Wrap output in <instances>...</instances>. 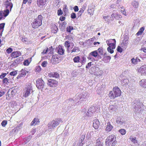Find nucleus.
Listing matches in <instances>:
<instances>
[{
  "mask_svg": "<svg viewBox=\"0 0 146 146\" xmlns=\"http://www.w3.org/2000/svg\"><path fill=\"white\" fill-rule=\"evenodd\" d=\"M119 132L122 135H123L126 133V131L124 129H121L119 130Z\"/></svg>",
  "mask_w": 146,
  "mask_h": 146,
  "instance_id": "de8ad7c7",
  "label": "nucleus"
},
{
  "mask_svg": "<svg viewBox=\"0 0 146 146\" xmlns=\"http://www.w3.org/2000/svg\"><path fill=\"white\" fill-rule=\"evenodd\" d=\"M105 130L108 132H110L111 131L113 128V126L111 124L110 122H108L106 125Z\"/></svg>",
  "mask_w": 146,
  "mask_h": 146,
  "instance_id": "a211bd4d",
  "label": "nucleus"
},
{
  "mask_svg": "<svg viewBox=\"0 0 146 146\" xmlns=\"http://www.w3.org/2000/svg\"><path fill=\"white\" fill-rule=\"evenodd\" d=\"M97 109H98V108H97V107L95 106H92L89 108L88 111L91 112L93 113L96 111Z\"/></svg>",
  "mask_w": 146,
  "mask_h": 146,
  "instance_id": "c85d7f7f",
  "label": "nucleus"
},
{
  "mask_svg": "<svg viewBox=\"0 0 146 146\" xmlns=\"http://www.w3.org/2000/svg\"><path fill=\"white\" fill-rule=\"evenodd\" d=\"M117 143L116 140L115 141H106L105 143L106 146H116Z\"/></svg>",
  "mask_w": 146,
  "mask_h": 146,
  "instance_id": "ddd939ff",
  "label": "nucleus"
},
{
  "mask_svg": "<svg viewBox=\"0 0 146 146\" xmlns=\"http://www.w3.org/2000/svg\"><path fill=\"white\" fill-rule=\"evenodd\" d=\"M112 18L113 17L116 19L119 20L122 18V16L118 14L117 12L115 11H113V13L111 15Z\"/></svg>",
  "mask_w": 146,
  "mask_h": 146,
  "instance_id": "4468645a",
  "label": "nucleus"
},
{
  "mask_svg": "<svg viewBox=\"0 0 146 146\" xmlns=\"http://www.w3.org/2000/svg\"><path fill=\"white\" fill-rule=\"evenodd\" d=\"M80 58V62L81 64L82 65L85 64L86 62V58L84 56H81Z\"/></svg>",
  "mask_w": 146,
  "mask_h": 146,
  "instance_id": "58836bf2",
  "label": "nucleus"
},
{
  "mask_svg": "<svg viewBox=\"0 0 146 146\" xmlns=\"http://www.w3.org/2000/svg\"><path fill=\"white\" fill-rule=\"evenodd\" d=\"M93 113L90 111H88L86 113V115L88 117H90L92 115Z\"/></svg>",
  "mask_w": 146,
  "mask_h": 146,
  "instance_id": "69168bd1",
  "label": "nucleus"
},
{
  "mask_svg": "<svg viewBox=\"0 0 146 146\" xmlns=\"http://www.w3.org/2000/svg\"><path fill=\"white\" fill-rule=\"evenodd\" d=\"M115 122L117 126L122 127L124 125L125 121L120 117H117L115 119Z\"/></svg>",
  "mask_w": 146,
  "mask_h": 146,
  "instance_id": "9d476101",
  "label": "nucleus"
},
{
  "mask_svg": "<svg viewBox=\"0 0 146 146\" xmlns=\"http://www.w3.org/2000/svg\"><path fill=\"white\" fill-rule=\"evenodd\" d=\"M58 29L57 26L55 25H52V28L51 31L52 32L54 33H57Z\"/></svg>",
  "mask_w": 146,
  "mask_h": 146,
  "instance_id": "473e14b6",
  "label": "nucleus"
},
{
  "mask_svg": "<svg viewBox=\"0 0 146 146\" xmlns=\"http://www.w3.org/2000/svg\"><path fill=\"white\" fill-rule=\"evenodd\" d=\"M70 42L69 41H67L65 42L64 46L68 48L67 50L68 49L69 47L70 46Z\"/></svg>",
  "mask_w": 146,
  "mask_h": 146,
  "instance_id": "8fccbe9b",
  "label": "nucleus"
},
{
  "mask_svg": "<svg viewBox=\"0 0 146 146\" xmlns=\"http://www.w3.org/2000/svg\"><path fill=\"white\" fill-rule=\"evenodd\" d=\"M21 52L19 51H16L13 52L11 54V56L13 58H16L19 56H21Z\"/></svg>",
  "mask_w": 146,
  "mask_h": 146,
  "instance_id": "6ab92c4d",
  "label": "nucleus"
},
{
  "mask_svg": "<svg viewBox=\"0 0 146 146\" xmlns=\"http://www.w3.org/2000/svg\"><path fill=\"white\" fill-rule=\"evenodd\" d=\"M110 16H103V19H104L106 22H109L110 21L109 19Z\"/></svg>",
  "mask_w": 146,
  "mask_h": 146,
  "instance_id": "09e8293b",
  "label": "nucleus"
},
{
  "mask_svg": "<svg viewBox=\"0 0 146 146\" xmlns=\"http://www.w3.org/2000/svg\"><path fill=\"white\" fill-rule=\"evenodd\" d=\"M140 86L145 88H146V79H142L139 82Z\"/></svg>",
  "mask_w": 146,
  "mask_h": 146,
  "instance_id": "c756f323",
  "label": "nucleus"
},
{
  "mask_svg": "<svg viewBox=\"0 0 146 146\" xmlns=\"http://www.w3.org/2000/svg\"><path fill=\"white\" fill-rule=\"evenodd\" d=\"M58 23H59V27L61 31H63L64 30L66 27V23L65 22L60 23V21L58 22Z\"/></svg>",
  "mask_w": 146,
  "mask_h": 146,
  "instance_id": "aec40b11",
  "label": "nucleus"
},
{
  "mask_svg": "<svg viewBox=\"0 0 146 146\" xmlns=\"http://www.w3.org/2000/svg\"><path fill=\"white\" fill-rule=\"evenodd\" d=\"M129 139L131 141L134 143H137V140L136 139V137H133L132 136H130L129 137Z\"/></svg>",
  "mask_w": 146,
  "mask_h": 146,
  "instance_id": "a18cd8bd",
  "label": "nucleus"
},
{
  "mask_svg": "<svg viewBox=\"0 0 146 146\" xmlns=\"http://www.w3.org/2000/svg\"><path fill=\"white\" fill-rule=\"evenodd\" d=\"M133 110L135 113L139 114L142 113L145 109V107L143 104L139 100H135L134 104L133 105Z\"/></svg>",
  "mask_w": 146,
  "mask_h": 146,
  "instance_id": "f257e3e1",
  "label": "nucleus"
},
{
  "mask_svg": "<svg viewBox=\"0 0 146 146\" xmlns=\"http://www.w3.org/2000/svg\"><path fill=\"white\" fill-rule=\"evenodd\" d=\"M113 42H112L111 44L109 45V47L112 49H114L115 47V44H116V40L115 39H113Z\"/></svg>",
  "mask_w": 146,
  "mask_h": 146,
  "instance_id": "72a5a7b5",
  "label": "nucleus"
},
{
  "mask_svg": "<svg viewBox=\"0 0 146 146\" xmlns=\"http://www.w3.org/2000/svg\"><path fill=\"white\" fill-rule=\"evenodd\" d=\"M113 40H114L113 39H112L107 40L106 42L108 46L110 45L112 42H113Z\"/></svg>",
  "mask_w": 146,
  "mask_h": 146,
  "instance_id": "864d4df0",
  "label": "nucleus"
},
{
  "mask_svg": "<svg viewBox=\"0 0 146 146\" xmlns=\"http://www.w3.org/2000/svg\"><path fill=\"white\" fill-rule=\"evenodd\" d=\"M15 90L12 89H10L7 93V95L9 97H11L15 94Z\"/></svg>",
  "mask_w": 146,
  "mask_h": 146,
  "instance_id": "4be33fe9",
  "label": "nucleus"
},
{
  "mask_svg": "<svg viewBox=\"0 0 146 146\" xmlns=\"http://www.w3.org/2000/svg\"><path fill=\"white\" fill-rule=\"evenodd\" d=\"M113 49H112L110 47H108L107 48V50L108 52H110L111 54H112L113 52L114 51L113 50Z\"/></svg>",
  "mask_w": 146,
  "mask_h": 146,
  "instance_id": "338daca9",
  "label": "nucleus"
},
{
  "mask_svg": "<svg viewBox=\"0 0 146 146\" xmlns=\"http://www.w3.org/2000/svg\"><path fill=\"white\" fill-rule=\"evenodd\" d=\"M144 29H145V28L143 27L141 28L140 29L139 31L137 33L136 35L137 36H139V35H141V34L142 33L143 31H144Z\"/></svg>",
  "mask_w": 146,
  "mask_h": 146,
  "instance_id": "79ce46f5",
  "label": "nucleus"
},
{
  "mask_svg": "<svg viewBox=\"0 0 146 146\" xmlns=\"http://www.w3.org/2000/svg\"><path fill=\"white\" fill-rule=\"evenodd\" d=\"M42 19L43 17L41 15H38L32 23V27L34 28H36L40 26L42 24Z\"/></svg>",
  "mask_w": 146,
  "mask_h": 146,
  "instance_id": "20e7f679",
  "label": "nucleus"
},
{
  "mask_svg": "<svg viewBox=\"0 0 146 146\" xmlns=\"http://www.w3.org/2000/svg\"><path fill=\"white\" fill-rule=\"evenodd\" d=\"M94 10L93 8H89L88 10V12L90 15H92L94 14Z\"/></svg>",
  "mask_w": 146,
  "mask_h": 146,
  "instance_id": "c03bdc74",
  "label": "nucleus"
},
{
  "mask_svg": "<svg viewBox=\"0 0 146 146\" xmlns=\"http://www.w3.org/2000/svg\"><path fill=\"white\" fill-rule=\"evenodd\" d=\"M121 92L119 88L117 86L113 88V91H111L109 94V96L111 99H114L120 96Z\"/></svg>",
  "mask_w": 146,
  "mask_h": 146,
  "instance_id": "f03ea898",
  "label": "nucleus"
},
{
  "mask_svg": "<svg viewBox=\"0 0 146 146\" xmlns=\"http://www.w3.org/2000/svg\"><path fill=\"white\" fill-rule=\"evenodd\" d=\"M9 79L6 78H5L3 79V82L4 83L7 84V83H9Z\"/></svg>",
  "mask_w": 146,
  "mask_h": 146,
  "instance_id": "13d9d810",
  "label": "nucleus"
},
{
  "mask_svg": "<svg viewBox=\"0 0 146 146\" xmlns=\"http://www.w3.org/2000/svg\"><path fill=\"white\" fill-rule=\"evenodd\" d=\"M49 76L55 78H57L59 77V75L57 72H53L50 73L49 74Z\"/></svg>",
  "mask_w": 146,
  "mask_h": 146,
  "instance_id": "393cba45",
  "label": "nucleus"
},
{
  "mask_svg": "<svg viewBox=\"0 0 146 146\" xmlns=\"http://www.w3.org/2000/svg\"><path fill=\"white\" fill-rule=\"evenodd\" d=\"M33 92L32 86L30 84L27 85L25 89V91L24 92V96L25 97L29 96L31 93Z\"/></svg>",
  "mask_w": 146,
  "mask_h": 146,
  "instance_id": "423d86ee",
  "label": "nucleus"
},
{
  "mask_svg": "<svg viewBox=\"0 0 146 146\" xmlns=\"http://www.w3.org/2000/svg\"><path fill=\"white\" fill-rule=\"evenodd\" d=\"M117 50L119 52H121L123 51V49L119 46H118L117 49Z\"/></svg>",
  "mask_w": 146,
  "mask_h": 146,
  "instance_id": "0e129e2a",
  "label": "nucleus"
},
{
  "mask_svg": "<svg viewBox=\"0 0 146 146\" xmlns=\"http://www.w3.org/2000/svg\"><path fill=\"white\" fill-rule=\"evenodd\" d=\"M103 73V71L99 68V70H97L95 72V75L97 76H100L102 75Z\"/></svg>",
  "mask_w": 146,
  "mask_h": 146,
  "instance_id": "c9c22d12",
  "label": "nucleus"
},
{
  "mask_svg": "<svg viewBox=\"0 0 146 146\" xmlns=\"http://www.w3.org/2000/svg\"><path fill=\"white\" fill-rule=\"evenodd\" d=\"M100 125L99 120L97 119H95L94 120L93 123V126L95 129H98Z\"/></svg>",
  "mask_w": 146,
  "mask_h": 146,
  "instance_id": "f3484780",
  "label": "nucleus"
},
{
  "mask_svg": "<svg viewBox=\"0 0 146 146\" xmlns=\"http://www.w3.org/2000/svg\"><path fill=\"white\" fill-rule=\"evenodd\" d=\"M9 10L6 9L4 11H0V20L4 19L9 14Z\"/></svg>",
  "mask_w": 146,
  "mask_h": 146,
  "instance_id": "6e6552de",
  "label": "nucleus"
},
{
  "mask_svg": "<svg viewBox=\"0 0 146 146\" xmlns=\"http://www.w3.org/2000/svg\"><path fill=\"white\" fill-rule=\"evenodd\" d=\"M7 121L6 120H3L1 123V125L3 127H5L7 124Z\"/></svg>",
  "mask_w": 146,
  "mask_h": 146,
  "instance_id": "bf43d9fd",
  "label": "nucleus"
},
{
  "mask_svg": "<svg viewBox=\"0 0 146 146\" xmlns=\"http://www.w3.org/2000/svg\"><path fill=\"white\" fill-rule=\"evenodd\" d=\"M79 51L78 47L77 46H74L73 48L71 50H70L68 49L67 51L68 53H72L73 52H78Z\"/></svg>",
  "mask_w": 146,
  "mask_h": 146,
  "instance_id": "a878e982",
  "label": "nucleus"
},
{
  "mask_svg": "<svg viewBox=\"0 0 146 146\" xmlns=\"http://www.w3.org/2000/svg\"><path fill=\"white\" fill-rule=\"evenodd\" d=\"M30 63V62H29V60H24L23 62V64L25 66H28Z\"/></svg>",
  "mask_w": 146,
  "mask_h": 146,
  "instance_id": "6e6d98bb",
  "label": "nucleus"
},
{
  "mask_svg": "<svg viewBox=\"0 0 146 146\" xmlns=\"http://www.w3.org/2000/svg\"><path fill=\"white\" fill-rule=\"evenodd\" d=\"M59 57L57 54L53 55L52 57V60L54 61H57L58 60Z\"/></svg>",
  "mask_w": 146,
  "mask_h": 146,
  "instance_id": "ea45409f",
  "label": "nucleus"
},
{
  "mask_svg": "<svg viewBox=\"0 0 146 146\" xmlns=\"http://www.w3.org/2000/svg\"><path fill=\"white\" fill-rule=\"evenodd\" d=\"M117 109L115 105H111L109 107V110L110 112H113L116 111Z\"/></svg>",
  "mask_w": 146,
  "mask_h": 146,
  "instance_id": "412c9836",
  "label": "nucleus"
},
{
  "mask_svg": "<svg viewBox=\"0 0 146 146\" xmlns=\"http://www.w3.org/2000/svg\"><path fill=\"white\" fill-rule=\"evenodd\" d=\"M17 73V71H13V72H11L10 73V75H11V76H15V75H16Z\"/></svg>",
  "mask_w": 146,
  "mask_h": 146,
  "instance_id": "680f3d73",
  "label": "nucleus"
},
{
  "mask_svg": "<svg viewBox=\"0 0 146 146\" xmlns=\"http://www.w3.org/2000/svg\"><path fill=\"white\" fill-rule=\"evenodd\" d=\"M21 73H20L17 77V79H19L21 77H25L27 73L28 72L27 71L23 69L21 70Z\"/></svg>",
  "mask_w": 146,
  "mask_h": 146,
  "instance_id": "2eb2a0df",
  "label": "nucleus"
},
{
  "mask_svg": "<svg viewBox=\"0 0 146 146\" xmlns=\"http://www.w3.org/2000/svg\"><path fill=\"white\" fill-rule=\"evenodd\" d=\"M41 67L40 66H36V68H35L36 71L37 72H40L41 70Z\"/></svg>",
  "mask_w": 146,
  "mask_h": 146,
  "instance_id": "052dcab7",
  "label": "nucleus"
},
{
  "mask_svg": "<svg viewBox=\"0 0 146 146\" xmlns=\"http://www.w3.org/2000/svg\"><path fill=\"white\" fill-rule=\"evenodd\" d=\"M132 4L133 7L135 8H137L138 7L139 3L136 1H133L132 3Z\"/></svg>",
  "mask_w": 146,
  "mask_h": 146,
  "instance_id": "37998d69",
  "label": "nucleus"
},
{
  "mask_svg": "<svg viewBox=\"0 0 146 146\" xmlns=\"http://www.w3.org/2000/svg\"><path fill=\"white\" fill-rule=\"evenodd\" d=\"M86 6L85 5H84L80 9V11L81 12V13H83L84 12V11L85 10Z\"/></svg>",
  "mask_w": 146,
  "mask_h": 146,
  "instance_id": "603ef678",
  "label": "nucleus"
},
{
  "mask_svg": "<svg viewBox=\"0 0 146 146\" xmlns=\"http://www.w3.org/2000/svg\"><path fill=\"white\" fill-rule=\"evenodd\" d=\"M127 42H128V41L127 40H126V41L125 40V41L123 40L122 41V42L121 43V45L122 46V47L123 46V45H124V46L127 45Z\"/></svg>",
  "mask_w": 146,
  "mask_h": 146,
  "instance_id": "e2e57ef3",
  "label": "nucleus"
},
{
  "mask_svg": "<svg viewBox=\"0 0 146 146\" xmlns=\"http://www.w3.org/2000/svg\"><path fill=\"white\" fill-rule=\"evenodd\" d=\"M46 2V0H37V4L39 7H40V6L45 5Z\"/></svg>",
  "mask_w": 146,
  "mask_h": 146,
  "instance_id": "bb28decb",
  "label": "nucleus"
},
{
  "mask_svg": "<svg viewBox=\"0 0 146 146\" xmlns=\"http://www.w3.org/2000/svg\"><path fill=\"white\" fill-rule=\"evenodd\" d=\"M129 82V80L127 79H124L121 81V84L123 85H127Z\"/></svg>",
  "mask_w": 146,
  "mask_h": 146,
  "instance_id": "a19ab883",
  "label": "nucleus"
},
{
  "mask_svg": "<svg viewBox=\"0 0 146 146\" xmlns=\"http://www.w3.org/2000/svg\"><path fill=\"white\" fill-rule=\"evenodd\" d=\"M5 5L6 9L11 11L13 6V4L11 2L7 0L5 2Z\"/></svg>",
  "mask_w": 146,
  "mask_h": 146,
  "instance_id": "f8f14e48",
  "label": "nucleus"
},
{
  "mask_svg": "<svg viewBox=\"0 0 146 146\" xmlns=\"http://www.w3.org/2000/svg\"><path fill=\"white\" fill-rule=\"evenodd\" d=\"M63 13L62 11L60 9H59L57 12L58 15L60 16L62 15Z\"/></svg>",
  "mask_w": 146,
  "mask_h": 146,
  "instance_id": "774afa93",
  "label": "nucleus"
},
{
  "mask_svg": "<svg viewBox=\"0 0 146 146\" xmlns=\"http://www.w3.org/2000/svg\"><path fill=\"white\" fill-rule=\"evenodd\" d=\"M48 81L47 84L50 87L56 86L58 85V82L54 80L49 79L48 80Z\"/></svg>",
  "mask_w": 146,
  "mask_h": 146,
  "instance_id": "1a4fd4ad",
  "label": "nucleus"
},
{
  "mask_svg": "<svg viewBox=\"0 0 146 146\" xmlns=\"http://www.w3.org/2000/svg\"><path fill=\"white\" fill-rule=\"evenodd\" d=\"M36 86L39 89L42 90L44 88V82L41 78H39L36 81Z\"/></svg>",
  "mask_w": 146,
  "mask_h": 146,
  "instance_id": "0eeeda50",
  "label": "nucleus"
},
{
  "mask_svg": "<svg viewBox=\"0 0 146 146\" xmlns=\"http://www.w3.org/2000/svg\"><path fill=\"white\" fill-rule=\"evenodd\" d=\"M80 57L79 56L75 57L73 58V61L75 63L80 62Z\"/></svg>",
  "mask_w": 146,
  "mask_h": 146,
  "instance_id": "4c0bfd02",
  "label": "nucleus"
},
{
  "mask_svg": "<svg viewBox=\"0 0 146 146\" xmlns=\"http://www.w3.org/2000/svg\"><path fill=\"white\" fill-rule=\"evenodd\" d=\"M98 55L97 50H95L92 52L90 53V56H92L94 57H96Z\"/></svg>",
  "mask_w": 146,
  "mask_h": 146,
  "instance_id": "e433bc0d",
  "label": "nucleus"
},
{
  "mask_svg": "<svg viewBox=\"0 0 146 146\" xmlns=\"http://www.w3.org/2000/svg\"><path fill=\"white\" fill-rule=\"evenodd\" d=\"M111 58V57L110 56H105L102 59V60L104 61L105 63H107L110 61Z\"/></svg>",
  "mask_w": 146,
  "mask_h": 146,
  "instance_id": "f704fd0d",
  "label": "nucleus"
},
{
  "mask_svg": "<svg viewBox=\"0 0 146 146\" xmlns=\"http://www.w3.org/2000/svg\"><path fill=\"white\" fill-rule=\"evenodd\" d=\"M102 89L103 90V88H102V87L99 88H97V90H96V91L97 92L98 94H100L102 93L101 91L102 90Z\"/></svg>",
  "mask_w": 146,
  "mask_h": 146,
  "instance_id": "4d7b16f0",
  "label": "nucleus"
},
{
  "mask_svg": "<svg viewBox=\"0 0 146 146\" xmlns=\"http://www.w3.org/2000/svg\"><path fill=\"white\" fill-rule=\"evenodd\" d=\"M23 60V57H21L17 58L14 60V61L12 64L11 66H17L20 62L22 61Z\"/></svg>",
  "mask_w": 146,
  "mask_h": 146,
  "instance_id": "9b49d317",
  "label": "nucleus"
},
{
  "mask_svg": "<svg viewBox=\"0 0 146 146\" xmlns=\"http://www.w3.org/2000/svg\"><path fill=\"white\" fill-rule=\"evenodd\" d=\"M85 135H82L81 137H80V139L79 141L81 142V143L85 139Z\"/></svg>",
  "mask_w": 146,
  "mask_h": 146,
  "instance_id": "5fc2aeb1",
  "label": "nucleus"
},
{
  "mask_svg": "<svg viewBox=\"0 0 146 146\" xmlns=\"http://www.w3.org/2000/svg\"><path fill=\"white\" fill-rule=\"evenodd\" d=\"M73 27L71 26H69L66 28V31L70 33L73 29Z\"/></svg>",
  "mask_w": 146,
  "mask_h": 146,
  "instance_id": "3c124183",
  "label": "nucleus"
},
{
  "mask_svg": "<svg viewBox=\"0 0 146 146\" xmlns=\"http://www.w3.org/2000/svg\"><path fill=\"white\" fill-rule=\"evenodd\" d=\"M39 122V119L38 118H35L34 119L31 123V125H35Z\"/></svg>",
  "mask_w": 146,
  "mask_h": 146,
  "instance_id": "7c9ffc66",
  "label": "nucleus"
},
{
  "mask_svg": "<svg viewBox=\"0 0 146 146\" xmlns=\"http://www.w3.org/2000/svg\"><path fill=\"white\" fill-rule=\"evenodd\" d=\"M57 52L58 54L63 55L64 53V50L61 46L59 45L58 47L56 48Z\"/></svg>",
  "mask_w": 146,
  "mask_h": 146,
  "instance_id": "dca6fc26",
  "label": "nucleus"
},
{
  "mask_svg": "<svg viewBox=\"0 0 146 146\" xmlns=\"http://www.w3.org/2000/svg\"><path fill=\"white\" fill-rule=\"evenodd\" d=\"M5 25V23H2L0 24V30L1 33H2L3 31Z\"/></svg>",
  "mask_w": 146,
  "mask_h": 146,
  "instance_id": "49530a36",
  "label": "nucleus"
},
{
  "mask_svg": "<svg viewBox=\"0 0 146 146\" xmlns=\"http://www.w3.org/2000/svg\"><path fill=\"white\" fill-rule=\"evenodd\" d=\"M86 98L85 96L83 93L78 94L76 96L75 98L74 103L75 104L80 103Z\"/></svg>",
  "mask_w": 146,
  "mask_h": 146,
  "instance_id": "39448f33",
  "label": "nucleus"
},
{
  "mask_svg": "<svg viewBox=\"0 0 146 146\" xmlns=\"http://www.w3.org/2000/svg\"><path fill=\"white\" fill-rule=\"evenodd\" d=\"M103 143L102 142L101 139L98 138L97 139L96 146H103Z\"/></svg>",
  "mask_w": 146,
  "mask_h": 146,
  "instance_id": "2f4dec72",
  "label": "nucleus"
},
{
  "mask_svg": "<svg viewBox=\"0 0 146 146\" xmlns=\"http://www.w3.org/2000/svg\"><path fill=\"white\" fill-rule=\"evenodd\" d=\"M116 140L115 136L113 135H109L106 138V141H115Z\"/></svg>",
  "mask_w": 146,
  "mask_h": 146,
  "instance_id": "b1692460",
  "label": "nucleus"
},
{
  "mask_svg": "<svg viewBox=\"0 0 146 146\" xmlns=\"http://www.w3.org/2000/svg\"><path fill=\"white\" fill-rule=\"evenodd\" d=\"M99 70V68L97 67H92L91 68L89 71L90 73L92 74H94L95 75L97 70Z\"/></svg>",
  "mask_w": 146,
  "mask_h": 146,
  "instance_id": "5701e85b",
  "label": "nucleus"
},
{
  "mask_svg": "<svg viewBox=\"0 0 146 146\" xmlns=\"http://www.w3.org/2000/svg\"><path fill=\"white\" fill-rule=\"evenodd\" d=\"M140 70L141 74H144L146 73V64L142 66L140 69Z\"/></svg>",
  "mask_w": 146,
  "mask_h": 146,
  "instance_id": "cd10ccee",
  "label": "nucleus"
},
{
  "mask_svg": "<svg viewBox=\"0 0 146 146\" xmlns=\"http://www.w3.org/2000/svg\"><path fill=\"white\" fill-rule=\"evenodd\" d=\"M62 122V120L60 118H58L54 120L49 123L48 124V130L51 131L54 127L58 125L60 123Z\"/></svg>",
  "mask_w": 146,
  "mask_h": 146,
  "instance_id": "7ed1b4c3",
  "label": "nucleus"
}]
</instances>
